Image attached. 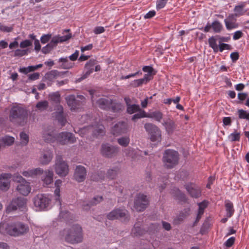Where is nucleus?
<instances>
[{"label": "nucleus", "mask_w": 249, "mask_h": 249, "mask_svg": "<svg viewBox=\"0 0 249 249\" xmlns=\"http://www.w3.org/2000/svg\"><path fill=\"white\" fill-rule=\"evenodd\" d=\"M28 116V112L25 108L19 106H15L11 107L9 117L12 123L23 126L27 123Z\"/></svg>", "instance_id": "1"}, {"label": "nucleus", "mask_w": 249, "mask_h": 249, "mask_svg": "<svg viewBox=\"0 0 249 249\" xmlns=\"http://www.w3.org/2000/svg\"><path fill=\"white\" fill-rule=\"evenodd\" d=\"M62 236H65L66 242L71 244L80 243L83 240L82 230L78 225H73L71 228L64 229L60 232Z\"/></svg>", "instance_id": "2"}, {"label": "nucleus", "mask_w": 249, "mask_h": 249, "mask_svg": "<svg viewBox=\"0 0 249 249\" xmlns=\"http://www.w3.org/2000/svg\"><path fill=\"white\" fill-rule=\"evenodd\" d=\"M178 153L173 150L168 149L165 151L163 157L164 166L168 168H172L178 163Z\"/></svg>", "instance_id": "3"}, {"label": "nucleus", "mask_w": 249, "mask_h": 249, "mask_svg": "<svg viewBox=\"0 0 249 249\" xmlns=\"http://www.w3.org/2000/svg\"><path fill=\"white\" fill-rule=\"evenodd\" d=\"M53 167L56 174L61 177H66L69 174V165L61 156L56 157Z\"/></svg>", "instance_id": "4"}, {"label": "nucleus", "mask_w": 249, "mask_h": 249, "mask_svg": "<svg viewBox=\"0 0 249 249\" xmlns=\"http://www.w3.org/2000/svg\"><path fill=\"white\" fill-rule=\"evenodd\" d=\"M14 180L18 184L17 186V190L24 196H27L31 192V187L29 182H27L22 176L19 175H15Z\"/></svg>", "instance_id": "5"}, {"label": "nucleus", "mask_w": 249, "mask_h": 249, "mask_svg": "<svg viewBox=\"0 0 249 249\" xmlns=\"http://www.w3.org/2000/svg\"><path fill=\"white\" fill-rule=\"evenodd\" d=\"M144 127L151 141L160 142L161 141V132L157 126L151 123H146Z\"/></svg>", "instance_id": "6"}, {"label": "nucleus", "mask_w": 249, "mask_h": 249, "mask_svg": "<svg viewBox=\"0 0 249 249\" xmlns=\"http://www.w3.org/2000/svg\"><path fill=\"white\" fill-rule=\"evenodd\" d=\"M129 126L126 121H119L111 128V133L114 136H119L126 133Z\"/></svg>", "instance_id": "7"}, {"label": "nucleus", "mask_w": 249, "mask_h": 249, "mask_svg": "<svg viewBox=\"0 0 249 249\" xmlns=\"http://www.w3.org/2000/svg\"><path fill=\"white\" fill-rule=\"evenodd\" d=\"M80 133L83 135L91 133L93 135L96 136L103 135L105 134L104 127L103 125L99 124L84 127L80 130Z\"/></svg>", "instance_id": "8"}, {"label": "nucleus", "mask_w": 249, "mask_h": 249, "mask_svg": "<svg viewBox=\"0 0 249 249\" xmlns=\"http://www.w3.org/2000/svg\"><path fill=\"white\" fill-rule=\"evenodd\" d=\"M149 205L147 196L143 194H139L136 196L134 201V208L137 211H142Z\"/></svg>", "instance_id": "9"}, {"label": "nucleus", "mask_w": 249, "mask_h": 249, "mask_svg": "<svg viewBox=\"0 0 249 249\" xmlns=\"http://www.w3.org/2000/svg\"><path fill=\"white\" fill-rule=\"evenodd\" d=\"M119 151V148L108 143L103 144L101 148V153L105 157L112 158L116 156Z\"/></svg>", "instance_id": "10"}, {"label": "nucleus", "mask_w": 249, "mask_h": 249, "mask_svg": "<svg viewBox=\"0 0 249 249\" xmlns=\"http://www.w3.org/2000/svg\"><path fill=\"white\" fill-rule=\"evenodd\" d=\"M29 227L27 225L21 223L17 222L12 224L11 235L18 236L28 232Z\"/></svg>", "instance_id": "11"}, {"label": "nucleus", "mask_w": 249, "mask_h": 249, "mask_svg": "<svg viewBox=\"0 0 249 249\" xmlns=\"http://www.w3.org/2000/svg\"><path fill=\"white\" fill-rule=\"evenodd\" d=\"M56 142L63 145L73 143L76 142V138L71 133L63 132L57 134Z\"/></svg>", "instance_id": "12"}, {"label": "nucleus", "mask_w": 249, "mask_h": 249, "mask_svg": "<svg viewBox=\"0 0 249 249\" xmlns=\"http://www.w3.org/2000/svg\"><path fill=\"white\" fill-rule=\"evenodd\" d=\"M90 94L91 95V100L92 103L95 104L99 108L104 110H109L110 109V106L112 104V100L107 98H101L95 101L94 97L92 95L93 91H89Z\"/></svg>", "instance_id": "13"}, {"label": "nucleus", "mask_w": 249, "mask_h": 249, "mask_svg": "<svg viewBox=\"0 0 249 249\" xmlns=\"http://www.w3.org/2000/svg\"><path fill=\"white\" fill-rule=\"evenodd\" d=\"M53 157V152L51 150L48 149H44L40 153L38 158V161L42 165H47L51 162Z\"/></svg>", "instance_id": "14"}, {"label": "nucleus", "mask_w": 249, "mask_h": 249, "mask_svg": "<svg viewBox=\"0 0 249 249\" xmlns=\"http://www.w3.org/2000/svg\"><path fill=\"white\" fill-rule=\"evenodd\" d=\"M50 199L42 194L36 195L34 199V202L35 207L39 210H43L49 205Z\"/></svg>", "instance_id": "15"}, {"label": "nucleus", "mask_w": 249, "mask_h": 249, "mask_svg": "<svg viewBox=\"0 0 249 249\" xmlns=\"http://www.w3.org/2000/svg\"><path fill=\"white\" fill-rule=\"evenodd\" d=\"M42 137L45 142L52 143L56 141L57 134H56L54 129L53 127H50L43 131Z\"/></svg>", "instance_id": "16"}, {"label": "nucleus", "mask_w": 249, "mask_h": 249, "mask_svg": "<svg viewBox=\"0 0 249 249\" xmlns=\"http://www.w3.org/2000/svg\"><path fill=\"white\" fill-rule=\"evenodd\" d=\"M87 177V170L85 167L82 165H78L76 167L73 178L78 182L84 181Z\"/></svg>", "instance_id": "17"}, {"label": "nucleus", "mask_w": 249, "mask_h": 249, "mask_svg": "<svg viewBox=\"0 0 249 249\" xmlns=\"http://www.w3.org/2000/svg\"><path fill=\"white\" fill-rule=\"evenodd\" d=\"M127 211L125 209H116L107 214V218L109 220H114L118 218L126 219L127 218Z\"/></svg>", "instance_id": "18"}, {"label": "nucleus", "mask_w": 249, "mask_h": 249, "mask_svg": "<svg viewBox=\"0 0 249 249\" xmlns=\"http://www.w3.org/2000/svg\"><path fill=\"white\" fill-rule=\"evenodd\" d=\"M26 203V199L23 197H18L13 199L10 204L7 208V211L10 212L11 211L16 210L18 208H22L25 205Z\"/></svg>", "instance_id": "19"}, {"label": "nucleus", "mask_w": 249, "mask_h": 249, "mask_svg": "<svg viewBox=\"0 0 249 249\" xmlns=\"http://www.w3.org/2000/svg\"><path fill=\"white\" fill-rule=\"evenodd\" d=\"M11 174L9 173H3L0 175V189L6 191L10 187V178Z\"/></svg>", "instance_id": "20"}, {"label": "nucleus", "mask_w": 249, "mask_h": 249, "mask_svg": "<svg viewBox=\"0 0 249 249\" xmlns=\"http://www.w3.org/2000/svg\"><path fill=\"white\" fill-rule=\"evenodd\" d=\"M55 111L53 113L54 116L61 126H64L67 122L66 116L64 114L63 107L61 105H58L55 107Z\"/></svg>", "instance_id": "21"}, {"label": "nucleus", "mask_w": 249, "mask_h": 249, "mask_svg": "<svg viewBox=\"0 0 249 249\" xmlns=\"http://www.w3.org/2000/svg\"><path fill=\"white\" fill-rule=\"evenodd\" d=\"M162 124L164 126L165 130L169 135H172L177 129L176 124L170 119L164 120Z\"/></svg>", "instance_id": "22"}, {"label": "nucleus", "mask_w": 249, "mask_h": 249, "mask_svg": "<svg viewBox=\"0 0 249 249\" xmlns=\"http://www.w3.org/2000/svg\"><path fill=\"white\" fill-rule=\"evenodd\" d=\"M61 75V72L58 71L57 70H52L48 72H47L44 78L46 80H48L47 84L48 86H50L52 84L51 82L53 81L54 79H55L58 76Z\"/></svg>", "instance_id": "23"}, {"label": "nucleus", "mask_w": 249, "mask_h": 249, "mask_svg": "<svg viewBox=\"0 0 249 249\" xmlns=\"http://www.w3.org/2000/svg\"><path fill=\"white\" fill-rule=\"evenodd\" d=\"M66 100L68 106L71 107V110H75L80 106L81 104L80 101L76 100L73 95L67 96Z\"/></svg>", "instance_id": "24"}, {"label": "nucleus", "mask_w": 249, "mask_h": 249, "mask_svg": "<svg viewBox=\"0 0 249 249\" xmlns=\"http://www.w3.org/2000/svg\"><path fill=\"white\" fill-rule=\"evenodd\" d=\"M224 22L226 28L228 30H231L238 27V24L236 23V19L233 15H231L227 18L225 19Z\"/></svg>", "instance_id": "25"}, {"label": "nucleus", "mask_w": 249, "mask_h": 249, "mask_svg": "<svg viewBox=\"0 0 249 249\" xmlns=\"http://www.w3.org/2000/svg\"><path fill=\"white\" fill-rule=\"evenodd\" d=\"M53 171L48 169L44 171L41 180L46 185H49L53 181Z\"/></svg>", "instance_id": "26"}, {"label": "nucleus", "mask_w": 249, "mask_h": 249, "mask_svg": "<svg viewBox=\"0 0 249 249\" xmlns=\"http://www.w3.org/2000/svg\"><path fill=\"white\" fill-rule=\"evenodd\" d=\"M186 188L192 197H198L200 196L201 191L198 187H196L191 185H187Z\"/></svg>", "instance_id": "27"}, {"label": "nucleus", "mask_w": 249, "mask_h": 249, "mask_svg": "<svg viewBox=\"0 0 249 249\" xmlns=\"http://www.w3.org/2000/svg\"><path fill=\"white\" fill-rule=\"evenodd\" d=\"M12 225H10L5 222L0 223V233L3 234H9L11 235L10 232H11Z\"/></svg>", "instance_id": "28"}, {"label": "nucleus", "mask_w": 249, "mask_h": 249, "mask_svg": "<svg viewBox=\"0 0 249 249\" xmlns=\"http://www.w3.org/2000/svg\"><path fill=\"white\" fill-rule=\"evenodd\" d=\"M71 37V34H68L67 35L63 36H54L52 38V39L53 40V42L55 44V46H56L58 43L66 41L69 40Z\"/></svg>", "instance_id": "29"}, {"label": "nucleus", "mask_w": 249, "mask_h": 249, "mask_svg": "<svg viewBox=\"0 0 249 249\" xmlns=\"http://www.w3.org/2000/svg\"><path fill=\"white\" fill-rule=\"evenodd\" d=\"M146 117L153 118L156 121L160 122L163 118V114L159 111H156L146 114Z\"/></svg>", "instance_id": "30"}, {"label": "nucleus", "mask_w": 249, "mask_h": 249, "mask_svg": "<svg viewBox=\"0 0 249 249\" xmlns=\"http://www.w3.org/2000/svg\"><path fill=\"white\" fill-rule=\"evenodd\" d=\"M225 208L226 211V216L227 217H231L232 216L234 212L232 203L230 201H226L225 202Z\"/></svg>", "instance_id": "31"}, {"label": "nucleus", "mask_w": 249, "mask_h": 249, "mask_svg": "<svg viewBox=\"0 0 249 249\" xmlns=\"http://www.w3.org/2000/svg\"><path fill=\"white\" fill-rule=\"evenodd\" d=\"M58 62L62 63L61 67L63 69H70L72 68L73 66V63L69 62L67 57L60 58L59 59Z\"/></svg>", "instance_id": "32"}, {"label": "nucleus", "mask_w": 249, "mask_h": 249, "mask_svg": "<svg viewBox=\"0 0 249 249\" xmlns=\"http://www.w3.org/2000/svg\"><path fill=\"white\" fill-rule=\"evenodd\" d=\"M149 81V76L148 75H144L142 78L134 80L132 83V85L135 87H139L143 84L147 83Z\"/></svg>", "instance_id": "33"}, {"label": "nucleus", "mask_w": 249, "mask_h": 249, "mask_svg": "<svg viewBox=\"0 0 249 249\" xmlns=\"http://www.w3.org/2000/svg\"><path fill=\"white\" fill-rule=\"evenodd\" d=\"M218 37V36H212L208 40L210 46L213 50L214 52H217L218 51V47L216 44V39Z\"/></svg>", "instance_id": "34"}, {"label": "nucleus", "mask_w": 249, "mask_h": 249, "mask_svg": "<svg viewBox=\"0 0 249 249\" xmlns=\"http://www.w3.org/2000/svg\"><path fill=\"white\" fill-rule=\"evenodd\" d=\"M15 141V138L13 137L6 136L0 140V142L4 145H11Z\"/></svg>", "instance_id": "35"}, {"label": "nucleus", "mask_w": 249, "mask_h": 249, "mask_svg": "<svg viewBox=\"0 0 249 249\" xmlns=\"http://www.w3.org/2000/svg\"><path fill=\"white\" fill-rule=\"evenodd\" d=\"M144 232V231L139 226V224H135L131 231V234L135 236L141 235Z\"/></svg>", "instance_id": "36"}, {"label": "nucleus", "mask_w": 249, "mask_h": 249, "mask_svg": "<svg viewBox=\"0 0 249 249\" xmlns=\"http://www.w3.org/2000/svg\"><path fill=\"white\" fill-rule=\"evenodd\" d=\"M117 142L123 147H127L130 142V138L128 136L121 137L117 139Z\"/></svg>", "instance_id": "37"}, {"label": "nucleus", "mask_w": 249, "mask_h": 249, "mask_svg": "<svg viewBox=\"0 0 249 249\" xmlns=\"http://www.w3.org/2000/svg\"><path fill=\"white\" fill-rule=\"evenodd\" d=\"M119 169L117 167H114L112 169H109L107 171V176L110 179H114L117 177L119 173Z\"/></svg>", "instance_id": "38"}, {"label": "nucleus", "mask_w": 249, "mask_h": 249, "mask_svg": "<svg viewBox=\"0 0 249 249\" xmlns=\"http://www.w3.org/2000/svg\"><path fill=\"white\" fill-rule=\"evenodd\" d=\"M141 110L140 106L138 105L133 104L128 105L127 107L126 111L128 114H132Z\"/></svg>", "instance_id": "39"}, {"label": "nucleus", "mask_w": 249, "mask_h": 249, "mask_svg": "<svg viewBox=\"0 0 249 249\" xmlns=\"http://www.w3.org/2000/svg\"><path fill=\"white\" fill-rule=\"evenodd\" d=\"M20 144L22 146L26 145L29 142V138L28 134L24 132H22L19 134Z\"/></svg>", "instance_id": "40"}, {"label": "nucleus", "mask_w": 249, "mask_h": 249, "mask_svg": "<svg viewBox=\"0 0 249 249\" xmlns=\"http://www.w3.org/2000/svg\"><path fill=\"white\" fill-rule=\"evenodd\" d=\"M55 46V44L53 42V40L51 39L50 43H49L46 46L42 48V52L43 53H48Z\"/></svg>", "instance_id": "41"}, {"label": "nucleus", "mask_w": 249, "mask_h": 249, "mask_svg": "<svg viewBox=\"0 0 249 249\" xmlns=\"http://www.w3.org/2000/svg\"><path fill=\"white\" fill-rule=\"evenodd\" d=\"M49 98L51 101L58 103L60 102V94L59 92H53L49 94Z\"/></svg>", "instance_id": "42"}, {"label": "nucleus", "mask_w": 249, "mask_h": 249, "mask_svg": "<svg viewBox=\"0 0 249 249\" xmlns=\"http://www.w3.org/2000/svg\"><path fill=\"white\" fill-rule=\"evenodd\" d=\"M212 28L215 33H220L222 30V25L218 21L216 20L212 23Z\"/></svg>", "instance_id": "43"}, {"label": "nucleus", "mask_w": 249, "mask_h": 249, "mask_svg": "<svg viewBox=\"0 0 249 249\" xmlns=\"http://www.w3.org/2000/svg\"><path fill=\"white\" fill-rule=\"evenodd\" d=\"M49 103L47 101H43L39 102L36 105V107L40 110L43 111L47 108Z\"/></svg>", "instance_id": "44"}, {"label": "nucleus", "mask_w": 249, "mask_h": 249, "mask_svg": "<svg viewBox=\"0 0 249 249\" xmlns=\"http://www.w3.org/2000/svg\"><path fill=\"white\" fill-rule=\"evenodd\" d=\"M142 70L143 71L147 72V73L145 75H148L149 80H151L152 79V75L155 74V73L152 74L154 71L153 68L149 66H144L142 68Z\"/></svg>", "instance_id": "45"}, {"label": "nucleus", "mask_w": 249, "mask_h": 249, "mask_svg": "<svg viewBox=\"0 0 249 249\" xmlns=\"http://www.w3.org/2000/svg\"><path fill=\"white\" fill-rule=\"evenodd\" d=\"M244 6V4H241L235 7L234 11L235 12L236 16L242 15L245 12L243 9Z\"/></svg>", "instance_id": "46"}, {"label": "nucleus", "mask_w": 249, "mask_h": 249, "mask_svg": "<svg viewBox=\"0 0 249 249\" xmlns=\"http://www.w3.org/2000/svg\"><path fill=\"white\" fill-rule=\"evenodd\" d=\"M138 112H139V113L134 114L132 116V120L136 121L137 120H138L139 119L143 118V117H146V114H145L144 111L142 110L141 109V110Z\"/></svg>", "instance_id": "47"}, {"label": "nucleus", "mask_w": 249, "mask_h": 249, "mask_svg": "<svg viewBox=\"0 0 249 249\" xmlns=\"http://www.w3.org/2000/svg\"><path fill=\"white\" fill-rule=\"evenodd\" d=\"M229 137L232 142L239 141L240 139V132L235 131L234 132L231 134Z\"/></svg>", "instance_id": "48"}, {"label": "nucleus", "mask_w": 249, "mask_h": 249, "mask_svg": "<svg viewBox=\"0 0 249 249\" xmlns=\"http://www.w3.org/2000/svg\"><path fill=\"white\" fill-rule=\"evenodd\" d=\"M238 115L240 119H245L249 120V112L243 109L238 110Z\"/></svg>", "instance_id": "49"}, {"label": "nucleus", "mask_w": 249, "mask_h": 249, "mask_svg": "<svg viewBox=\"0 0 249 249\" xmlns=\"http://www.w3.org/2000/svg\"><path fill=\"white\" fill-rule=\"evenodd\" d=\"M110 109L113 112H118L121 110L122 105L120 104L113 103L112 101Z\"/></svg>", "instance_id": "50"}, {"label": "nucleus", "mask_w": 249, "mask_h": 249, "mask_svg": "<svg viewBox=\"0 0 249 249\" xmlns=\"http://www.w3.org/2000/svg\"><path fill=\"white\" fill-rule=\"evenodd\" d=\"M35 71V68H34V66H28V67H26V68H20L19 70V72L24 73V74H27L28 73L31 72V71Z\"/></svg>", "instance_id": "51"}, {"label": "nucleus", "mask_w": 249, "mask_h": 249, "mask_svg": "<svg viewBox=\"0 0 249 249\" xmlns=\"http://www.w3.org/2000/svg\"><path fill=\"white\" fill-rule=\"evenodd\" d=\"M60 188H58V187L56 188V189L54 190V195H55L54 197H55V199L56 201L58 202V203L59 205H61L60 199Z\"/></svg>", "instance_id": "52"}, {"label": "nucleus", "mask_w": 249, "mask_h": 249, "mask_svg": "<svg viewBox=\"0 0 249 249\" xmlns=\"http://www.w3.org/2000/svg\"><path fill=\"white\" fill-rule=\"evenodd\" d=\"M52 37L51 34H46L43 35L40 38L41 42L43 44H45L48 42Z\"/></svg>", "instance_id": "53"}, {"label": "nucleus", "mask_w": 249, "mask_h": 249, "mask_svg": "<svg viewBox=\"0 0 249 249\" xmlns=\"http://www.w3.org/2000/svg\"><path fill=\"white\" fill-rule=\"evenodd\" d=\"M102 172H98L93 174L91 176V179L94 181H98L100 179H102L103 178L101 177Z\"/></svg>", "instance_id": "54"}, {"label": "nucleus", "mask_w": 249, "mask_h": 249, "mask_svg": "<svg viewBox=\"0 0 249 249\" xmlns=\"http://www.w3.org/2000/svg\"><path fill=\"white\" fill-rule=\"evenodd\" d=\"M32 170L34 177L38 175H43L45 171L43 170V169L39 167L32 169Z\"/></svg>", "instance_id": "55"}, {"label": "nucleus", "mask_w": 249, "mask_h": 249, "mask_svg": "<svg viewBox=\"0 0 249 249\" xmlns=\"http://www.w3.org/2000/svg\"><path fill=\"white\" fill-rule=\"evenodd\" d=\"M167 2V1L165 0H158L157 1V9H160L163 8Z\"/></svg>", "instance_id": "56"}, {"label": "nucleus", "mask_w": 249, "mask_h": 249, "mask_svg": "<svg viewBox=\"0 0 249 249\" xmlns=\"http://www.w3.org/2000/svg\"><path fill=\"white\" fill-rule=\"evenodd\" d=\"M32 44V42L30 41L29 40H25L20 43V47L22 48H24L29 46H31Z\"/></svg>", "instance_id": "57"}, {"label": "nucleus", "mask_w": 249, "mask_h": 249, "mask_svg": "<svg viewBox=\"0 0 249 249\" xmlns=\"http://www.w3.org/2000/svg\"><path fill=\"white\" fill-rule=\"evenodd\" d=\"M97 63V61L95 60L92 59L90 60L85 65V67L87 69H93L92 67Z\"/></svg>", "instance_id": "58"}, {"label": "nucleus", "mask_w": 249, "mask_h": 249, "mask_svg": "<svg viewBox=\"0 0 249 249\" xmlns=\"http://www.w3.org/2000/svg\"><path fill=\"white\" fill-rule=\"evenodd\" d=\"M103 200V197L101 196H96L94 197L92 200L90 201L92 202V204L91 205H96L98 203L101 202Z\"/></svg>", "instance_id": "59"}, {"label": "nucleus", "mask_w": 249, "mask_h": 249, "mask_svg": "<svg viewBox=\"0 0 249 249\" xmlns=\"http://www.w3.org/2000/svg\"><path fill=\"white\" fill-rule=\"evenodd\" d=\"M40 74L38 72H35L28 75V79L29 80H36L38 79Z\"/></svg>", "instance_id": "60"}, {"label": "nucleus", "mask_w": 249, "mask_h": 249, "mask_svg": "<svg viewBox=\"0 0 249 249\" xmlns=\"http://www.w3.org/2000/svg\"><path fill=\"white\" fill-rule=\"evenodd\" d=\"M142 74V72H141V71H137L135 73H132V74H129V75H127L126 76H122L121 77V79H128L130 77H135L136 76H140V75H141Z\"/></svg>", "instance_id": "61"}, {"label": "nucleus", "mask_w": 249, "mask_h": 249, "mask_svg": "<svg viewBox=\"0 0 249 249\" xmlns=\"http://www.w3.org/2000/svg\"><path fill=\"white\" fill-rule=\"evenodd\" d=\"M0 30L4 32H10L13 30V28L5 26L0 23Z\"/></svg>", "instance_id": "62"}, {"label": "nucleus", "mask_w": 249, "mask_h": 249, "mask_svg": "<svg viewBox=\"0 0 249 249\" xmlns=\"http://www.w3.org/2000/svg\"><path fill=\"white\" fill-rule=\"evenodd\" d=\"M27 54V51L18 49L15 52V56H22Z\"/></svg>", "instance_id": "63"}, {"label": "nucleus", "mask_w": 249, "mask_h": 249, "mask_svg": "<svg viewBox=\"0 0 249 249\" xmlns=\"http://www.w3.org/2000/svg\"><path fill=\"white\" fill-rule=\"evenodd\" d=\"M234 241V237H231L227 240L225 243V245L227 247H231L233 244Z\"/></svg>", "instance_id": "64"}]
</instances>
